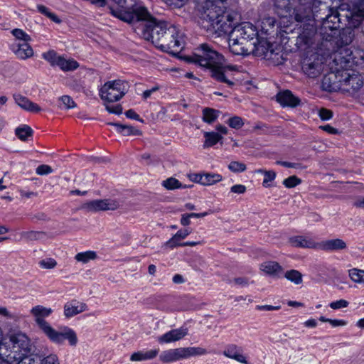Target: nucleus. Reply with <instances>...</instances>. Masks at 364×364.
I'll use <instances>...</instances> for the list:
<instances>
[{"label": "nucleus", "instance_id": "1", "mask_svg": "<svg viewBox=\"0 0 364 364\" xmlns=\"http://www.w3.org/2000/svg\"><path fill=\"white\" fill-rule=\"evenodd\" d=\"M306 47L302 58V69L310 77H316L327 68L329 72L322 80L324 90H341L350 95L356 94L363 86L361 75L353 69L364 60L362 51L356 47Z\"/></svg>", "mask_w": 364, "mask_h": 364}, {"label": "nucleus", "instance_id": "2", "mask_svg": "<svg viewBox=\"0 0 364 364\" xmlns=\"http://www.w3.org/2000/svg\"><path fill=\"white\" fill-rule=\"evenodd\" d=\"M364 23V3L351 1L331 8L322 21V38L335 46H348L352 43L357 28Z\"/></svg>", "mask_w": 364, "mask_h": 364}, {"label": "nucleus", "instance_id": "3", "mask_svg": "<svg viewBox=\"0 0 364 364\" xmlns=\"http://www.w3.org/2000/svg\"><path fill=\"white\" fill-rule=\"evenodd\" d=\"M163 52L168 53L178 58L199 64L200 66L208 68L211 71V76L215 80L232 85L233 82L228 80L224 72L226 70H236L237 67L233 65L223 66L224 57L210 47H201L200 53H194L191 56H182L181 52H173L171 47H159Z\"/></svg>", "mask_w": 364, "mask_h": 364}, {"label": "nucleus", "instance_id": "4", "mask_svg": "<svg viewBox=\"0 0 364 364\" xmlns=\"http://www.w3.org/2000/svg\"><path fill=\"white\" fill-rule=\"evenodd\" d=\"M225 0H196L197 9L200 18L206 22L203 26L207 29H213L220 35L228 33L235 25V18L232 14L225 12Z\"/></svg>", "mask_w": 364, "mask_h": 364}, {"label": "nucleus", "instance_id": "5", "mask_svg": "<svg viewBox=\"0 0 364 364\" xmlns=\"http://www.w3.org/2000/svg\"><path fill=\"white\" fill-rule=\"evenodd\" d=\"M53 311L51 308L41 305H37L31 309V314L34 317L38 328L50 341L61 344L65 340H68L71 346H75L77 343V337L73 329L67 326H61L58 329H55L46 320Z\"/></svg>", "mask_w": 364, "mask_h": 364}, {"label": "nucleus", "instance_id": "6", "mask_svg": "<svg viewBox=\"0 0 364 364\" xmlns=\"http://www.w3.org/2000/svg\"><path fill=\"white\" fill-rule=\"evenodd\" d=\"M321 4L320 0H274L278 16L284 18H291L293 14L298 22L309 21L314 17Z\"/></svg>", "mask_w": 364, "mask_h": 364}, {"label": "nucleus", "instance_id": "7", "mask_svg": "<svg viewBox=\"0 0 364 364\" xmlns=\"http://www.w3.org/2000/svg\"><path fill=\"white\" fill-rule=\"evenodd\" d=\"M10 342L12 350L6 355L3 350L6 348L4 344L0 345V355H5L6 358H0V364H36V355H27L30 350L29 340L24 334L13 336Z\"/></svg>", "mask_w": 364, "mask_h": 364}, {"label": "nucleus", "instance_id": "8", "mask_svg": "<svg viewBox=\"0 0 364 364\" xmlns=\"http://www.w3.org/2000/svg\"><path fill=\"white\" fill-rule=\"evenodd\" d=\"M131 23H138L135 29L136 33L145 41L155 44L166 33L167 26L164 21H159L153 17L148 11V15H138Z\"/></svg>", "mask_w": 364, "mask_h": 364}, {"label": "nucleus", "instance_id": "9", "mask_svg": "<svg viewBox=\"0 0 364 364\" xmlns=\"http://www.w3.org/2000/svg\"><path fill=\"white\" fill-rule=\"evenodd\" d=\"M116 6L110 8L112 15L131 23L138 15H148V9L139 0H112Z\"/></svg>", "mask_w": 364, "mask_h": 364}, {"label": "nucleus", "instance_id": "10", "mask_svg": "<svg viewBox=\"0 0 364 364\" xmlns=\"http://www.w3.org/2000/svg\"><path fill=\"white\" fill-rule=\"evenodd\" d=\"M207 353L206 349L199 346L170 348L160 353L159 360L164 363H171L191 357L204 355Z\"/></svg>", "mask_w": 364, "mask_h": 364}, {"label": "nucleus", "instance_id": "11", "mask_svg": "<svg viewBox=\"0 0 364 364\" xmlns=\"http://www.w3.org/2000/svg\"><path fill=\"white\" fill-rule=\"evenodd\" d=\"M129 85L122 80H111L105 82L100 89V98L105 103L120 100L128 92Z\"/></svg>", "mask_w": 364, "mask_h": 364}, {"label": "nucleus", "instance_id": "12", "mask_svg": "<svg viewBox=\"0 0 364 364\" xmlns=\"http://www.w3.org/2000/svg\"><path fill=\"white\" fill-rule=\"evenodd\" d=\"M230 33L229 46H242L257 36L256 27L250 22H243L240 26H232Z\"/></svg>", "mask_w": 364, "mask_h": 364}, {"label": "nucleus", "instance_id": "13", "mask_svg": "<svg viewBox=\"0 0 364 364\" xmlns=\"http://www.w3.org/2000/svg\"><path fill=\"white\" fill-rule=\"evenodd\" d=\"M253 56L259 57L279 65L284 60L282 47H255Z\"/></svg>", "mask_w": 364, "mask_h": 364}, {"label": "nucleus", "instance_id": "14", "mask_svg": "<svg viewBox=\"0 0 364 364\" xmlns=\"http://www.w3.org/2000/svg\"><path fill=\"white\" fill-rule=\"evenodd\" d=\"M120 203L115 199L93 200L85 203L83 208L88 211L97 212L105 210H114L119 208Z\"/></svg>", "mask_w": 364, "mask_h": 364}, {"label": "nucleus", "instance_id": "15", "mask_svg": "<svg viewBox=\"0 0 364 364\" xmlns=\"http://www.w3.org/2000/svg\"><path fill=\"white\" fill-rule=\"evenodd\" d=\"M188 331L186 327L171 329L157 338L161 344H167L182 340L188 335Z\"/></svg>", "mask_w": 364, "mask_h": 364}, {"label": "nucleus", "instance_id": "16", "mask_svg": "<svg viewBox=\"0 0 364 364\" xmlns=\"http://www.w3.org/2000/svg\"><path fill=\"white\" fill-rule=\"evenodd\" d=\"M223 353L225 357L235 360L240 363L248 364L246 356L242 353V350L235 344L227 346Z\"/></svg>", "mask_w": 364, "mask_h": 364}, {"label": "nucleus", "instance_id": "17", "mask_svg": "<svg viewBox=\"0 0 364 364\" xmlns=\"http://www.w3.org/2000/svg\"><path fill=\"white\" fill-rule=\"evenodd\" d=\"M86 309L87 306L85 303L72 300L64 305V315L67 318H70L85 311Z\"/></svg>", "mask_w": 364, "mask_h": 364}, {"label": "nucleus", "instance_id": "18", "mask_svg": "<svg viewBox=\"0 0 364 364\" xmlns=\"http://www.w3.org/2000/svg\"><path fill=\"white\" fill-rule=\"evenodd\" d=\"M277 100L283 107H294L300 102L299 99L294 96L289 90H285L278 93L277 95Z\"/></svg>", "mask_w": 364, "mask_h": 364}, {"label": "nucleus", "instance_id": "19", "mask_svg": "<svg viewBox=\"0 0 364 364\" xmlns=\"http://www.w3.org/2000/svg\"><path fill=\"white\" fill-rule=\"evenodd\" d=\"M290 245L294 247L316 248L318 244L311 237L304 236H295L289 238Z\"/></svg>", "mask_w": 364, "mask_h": 364}, {"label": "nucleus", "instance_id": "20", "mask_svg": "<svg viewBox=\"0 0 364 364\" xmlns=\"http://www.w3.org/2000/svg\"><path fill=\"white\" fill-rule=\"evenodd\" d=\"M14 98L16 103L24 110L31 112H38L41 110V107L37 104L31 102L27 97L21 95H14Z\"/></svg>", "mask_w": 364, "mask_h": 364}, {"label": "nucleus", "instance_id": "21", "mask_svg": "<svg viewBox=\"0 0 364 364\" xmlns=\"http://www.w3.org/2000/svg\"><path fill=\"white\" fill-rule=\"evenodd\" d=\"M259 269L264 274L272 277L277 276L283 270L282 266L274 261H267L262 263Z\"/></svg>", "mask_w": 364, "mask_h": 364}, {"label": "nucleus", "instance_id": "22", "mask_svg": "<svg viewBox=\"0 0 364 364\" xmlns=\"http://www.w3.org/2000/svg\"><path fill=\"white\" fill-rule=\"evenodd\" d=\"M347 247L344 240L336 238L323 241L321 244V248L326 251H339L346 249Z\"/></svg>", "mask_w": 364, "mask_h": 364}, {"label": "nucleus", "instance_id": "23", "mask_svg": "<svg viewBox=\"0 0 364 364\" xmlns=\"http://www.w3.org/2000/svg\"><path fill=\"white\" fill-rule=\"evenodd\" d=\"M159 352V350L157 348L147 351L135 352L131 355L130 360L135 362L151 360L157 356Z\"/></svg>", "mask_w": 364, "mask_h": 364}, {"label": "nucleus", "instance_id": "24", "mask_svg": "<svg viewBox=\"0 0 364 364\" xmlns=\"http://www.w3.org/2000/svg\"><path fill=\"white\" fill-rule=\"evenodd\" d=\"M20 236L21 240L26 242L42 240L46 238V235L44 232L33 230L22 232Z\"/></svg>", "mask_w": 364, "mask_h": 364}, {"label": "nucleus", "instance_id": "25", "mask_svg": "<svg viewBox=\"0 0 364 364\" xmlns=\"http://www.w3.org/2000/svg\"><path fill=\"white\" fill-rule=\"evenodd\" d=\"M11 52L21 60H26L33 55L32 47H11Z\"/></svg>", "mask_w": 364, "mask_h": 364}, {"label": "nucleus", "instance_id": "26", "mask_svg": "<svg viewBox=\"0 0 364 364\" xmlns=\"http://www.w3.org/2000/svg\"><path fill=\"white\" fill-rule=\"evenodd\" d=\"M168 31L171 36L173 39L171 42L174 43V46H178L187 43V38L181 31L177 30L175 27H172L168 28Z\"/></svg>", "mask_w": 364, "mask_h": 364}, {"label": "nucleus", "instance_id": "27", "mask_svg": "<svg viewBox=\"0 0 364 364\" xmlns=\"http://www.w3.org/2000/svg\"><path fill=\"white\" fill-rule=\"evenodd\" d=\"M58 63L57 67L65 72L73 71L79 67V64L77 61L72 58H65L63 56H62L61 59Z\"/></svg>", "mask_w": 364, "mask_h": 364}, {"label": "nucleus", "instance_id": "28", "mask_svg": "<svg viewBox=\"0 0 364 364\" xmlns=\"http://www.w3.org/2000/svg\"><path fill=\"white\" fill-rule=\"evenodd\" d=\"M204 138L203 147L208 148L219 142L223 139V136L218 132H206L204 133Z\"/></svg>", "mask_w": 364, "mask_h": 364}, {"label": "nucleus", "instance_id": "29", "mask_svg": "<svg viewBox=\"0 0 364 364\" xmlns=\"http://www.w3.org/2000/svg\"><path fill=\"white\" fill-rule=\"evenodd\" d=\"M111 124L114 127L115 130L117 132L122 134L124 136L139 135L141 134L139 130L134 128L132 126L124 125L117 123H112Z\"/></svg>", "mask_w": 364, "mask_h": 364}, {"label": "nucleus", "instance_id": "30", "mask_svg": "<svg viewBox=\"0 0 364 364\" xmlns=\"http://www.w3.org/2000/svg\"><path fill=\"white\" fill-rule=\"evenodd\" d=\"M220 112L213 108L205 107L202 110V119L208 124L214 122L219 116Z\"/></svg>", "mask_w": 364, "mask_h": 364}, {"label": "nucleus", "instance_id": "31", "mask_svg": "<svg viewBox=\"0 0 364 364\" xmlns=\"http://www.w3.org/2000/svg\"><path fill=\"white\" fill-rule=\"evenodd\" d=\"M223 180V176L215 173H203V186H212Z\"/></svg>", "mask_w": 364, "mask_h": 364}, {"label": "nucleus", "instance_id": "32", "mask_svg": "<svg viewBox=\"0 0 364 364\" xmlns=\"http://www.w3.org/2000/svg\"><path fill=\"white\" fill-rule=\"evenodd\" d=\"M42 57L44 60H46L49 64L53 67H57L58 64V61L62 58V55H58L55 50H49L46 53H43L42 54Z\"/></svg>", "mask_w": 364, "mask_h": 364}, {"label": "nucleus", "instance_id": "33", "mask_svg": "<svg viewBox=\"0 0 364 364\" xmlns=\"http://www.w3.org/2000/svg\"><path fill=\"white\" fill-rule=\"evenodd\" d=\"M97 258V253L95 251H85L82 252L77 253L75 256V259L80 262L82 263H87L91 260H94Z\"/></svg>", "mask_w": 364, "mask_h": 364}, {"label": "nucleus", "instance_id": "34", "mask_svg": "<svg viewBox=\"0 0 364 364\" xmlns=\"http://www.w3.org/2000/svg\"><path fill=\"white\" fill-rule=\"evenodd\" d=\"M15 133L20 140L26 141L28 137L31 136L33 131L30 127L23 125L17 127L15 130Z\"/></svg>", "mask_w": 364, "mask_h": 364}, {"label": "nucleus", "instance_id": "35", "mask_svg": "<svg viewBox=\"0 0 364 364\" xmlns=\"http://www.w3.org/2000/svg\"><path fill=\"white\" fill-rule=\"evenodd\" d=\"M162 186L167 190H174L177 188H185L187 186H183L182 183L175 178H168L162 182Z\"/></svg>", "mask_w": 364, "mask_h": 364}, {"label": "nucleus", "instance_id": "36", "mask_svg": "<svg viewBox=\"0 0 364 364\" xmlns=\"http://www.w3.org/2000/svg\"><path fill=\"white\" fill-rule=\"evenodd\" d=\"M284 277L295 284H300L303 281L301 273L295 269L287 271L285 272Z\"/></svg>", "mask_w": 364, "mask_h": 364}, {"label": "nucleus", "instance_id": "37", "mask_svg": "<svg viewBox=\"0 0 364 364\" xmlns=\"http://www.w3.org/2000/svg\"><path fill=\"white\" fill-rule=\"evenodd\" d=\"M251 49L245 48L244 47H230V52L235 55H240L242 57H247L250 55H253V52L255 47H250Z\"/></svg>", "mask_w": 364, "mask_h": 364}, {"label": "nucleus", "instance_id": "38", "mask_svg": "<svg viewBox=\"0 0 364 364\" xmlns=\"http://www.w3.org/2000/svg\"><path fill=\"white\" fill-rule=\"evenodd\" d=\"M348 275L354 282L364 284V270L352 269L348 271Z\"/></svg>", "mask_w": 364, "mask_h": 364}, {"label": "nucleus", "instance_id": "39", "mask_svg": "<svg viewBox=\"0 0 364 364\" xmlns=\"http://www.w3.org/2000/svg\"><path fill=\"white\" fill-rule=\"evenodd\" d=\"M60 104L59 105L61 109L74 108L76 105L73 99L68 95H64L59 98Z\"/></svg>", "mask_w": 364, "mask_h": 364}, {"label": "nucleus", "instance_id": "40", "mask_svg": "<svg viewBox=\"0 0 364 364\" xmlns=\"http://www.w3.org/2000/svg\"><path fill=\"white\" fill-rule=\"evenodd\" d=\"M36 358L38 360L36 364H58V358L55 355H50L45 358L36 355Z\"/></svg>", "mask_w": 364, "mask_h": 364}, {"label": "nucleus", "instance_id": "41", "mask_svg": "<svg viewBox=\"0 0 364 364\" xmlns=\"http://www.w3.org/2000/svg\"><path fill=\"white\" fill-rule=\"evenodd\" d=\"M228 168L233 173H242L246 170L247 167L246 165L242 162L233 161L229 164Z\"/></svg>", "mask_w": 364, "mask_h": 364}, {"label": "nucleus", "instance_id": "42", "mask_svg": "<svg viewBox=\"0 0 364 364\" xmlns=\"http://www.w3.org/2000/svg\"><path fill=\"white\" fill-rule=\"evenodd\" d=\"M38 11L48 17L50 19H51L55 23H60V18L53 13L50 12V10L43 5H38L37 6Z\"/></svg>", "mask_w": 364, "mask_h": 364}, {"label": "nucleus", "instance_id": "43", "mask_svg": "<svg viewBox=\"0 0 364 364\" xmlns=\"http://www.w3.org/2000/svg\"><path fill=\"white\" fill-rule=\"evenodd\" d=\"M11 33L18 40L23 41L26 43L31 41V37L22 29L15 28L12 30Z\"/></svg>", "mask_w": 364, "mask_h": 364}, {"label": "nucleus", "instance_id": "44", "mask_svg": "<svg viewBox=\"0 0 364 364\" xmlns=\"http://www.w3.org/2000/svg\"><path fill=\"white\" fill-rule=\"evenodd\" d=\"M38 264L43 269H51L56 267L57 262L53 258H46L40 260Z\"/></svg>", "mask_w": 364, "mask_h": 364}, {"label": "nucleus", "instance_id": "45", "mask_svg": "<svg viewBox=\"0 0 364 364\" xmlns=\"http://www.w3.org/2000/svg\"><path fill=\"white\" fill-rule=\"evenodd\" d=\"M228 124L232 128L240 129L243 126L244 122L241 117L234 116L228 119Z\"/></svg>", "mask_w": 364, "mask_h": 364}, {"label": "nucleus", "instance_id": "46", "mask_svg": "<svg viewBox=\"0 0 364 364\" xmlns=\"http://www.w3.org/2000/svg\"><path fill=\"white\" fill-rule=\"evenodd\" d=\"M301 182V179L295 176H291L284 180L283 184L289 188H294Z\"/></svg>", "mask_w": 364, "mask_h": 364}, {"label": "nucleus", "instance_id": "47", "mask_svg": "<svg viewBox=\"0 0 364 364\" xmlns=\"http://www.w3.org/2000/svg\"><path fill=\"white\" fill-rule=\"evenodd\" d=\"M264 178L262 182L263 186H270V182L273 181L276 178V173L273 171H267V172H264Z\"/></svg>", "mask_w": 364, "mask_h": 364}, {"label": "nucleus", "instance_id": "48", "mask_svg": "<svg viewBox=\"0 0 364 364\" xmlns=\"http://www.w3.org/2000/svg\"><path fill=\"white\" fill-rule=\"evenodd\" d=\"M180 240L176 237V234L167 242L164 244V246L171 249H173L176 247L181 246L182 243L179 242Z\"/></svg>", "mask_w": 364, "mask_h": 364}, {"label": "nucleus", "instance_id": "49", "mask_svg": "<svg viewBox=\"0 0 364 364\" xmlns=\"http://www.w3.org/2000/svg\"><path fill=\"white\" fill-rule=\"evenodd\" d=\"M330 307L333 309H339L346 308L348 306V302L344 299H340L336 301H333L329 304Z\"/></svg>", "mask_w": 364, "mask_h": 364}, {"label": "nucleus", "instance_id": "50", "mask_svg": "<svg viewBox=\"0 0 364 364\" xmlns=\"http://www.w3.org/2000/svg\"><path fill=\"white\" fill-rule=\"evenodd\" d=\"M105 107H106V109L110 112V113H112V114H122V107L121 105H107V103H105L104 102Z\"/></svg>", "mask_w": 364, "mask_h": 364}, {"label": "nucleus", "instance_id": "51", "mask_svg": "<svg viewBox=\"0 0 364 364\" xmlns=\"http://www.w3.org/2000/svg\"><path fill=\"white\" fill-rule=\"evenodd\" d=\"M190 181L203 185V173H192L188 175Z\"/></svg>", "mask_w": 364, "mask_h": 364}, {"label": "nucleus", "instance_id": "52", "mask_svg": "<svg viewBox=\"0 0 364 364\" xmlns=\"http://www.w3.org/2000/svg\"><path fill=\"white\" fill-rule=\"evenodd\" d=\"M249 279L246 277H237L234 278L232 281V284L240 287H247L249 284Z\"/></svg>", "mask_w": 364, "mask_h": 364}, {"label": "nucleus", "instance_id": "53", "mask_svg": "<svg viewBox=\"0 0 364 364\" xmlns=\"http://www.w3.org/2000/svg\"><path fill=\"white\" fill-rule=\"evenodd\" d=\"M318 114L322 120H328L333 117V112L331 110L324 108L319 110Z\"/></svg>", "mask_w": 364, "mask_h": 364}, {"label": "nucleus", "instance_id": "54", "mask_svg": "<svg viewBox=\"0 0 364 364\" xmlns=\"http://www.w3.org/2000/svg\"><path fill=\"white\" fill-rule=\"evenodd\" d=\"M165 1L170 6L181 8L188 1V0H165Z\"/></svg>", "mask_w": 364, "mask_h": 364}, {"label": "nucleus", "instance_id": "55", "mask_svg": "<svg viewBox=\"0 0 364 364\" xmlns=\"http://www.w3.org/2000/svg\"><path fill=\"white\" fill-rule=\"evenodd\" d=\"M53 170L48 165H41L36 168V173L38 175H46L52 173Z\"/></svg>", "mask_w": 364, "mask_h": 364}, {"label": "nucleus", "instance_id": "56", "mask_svg": "<svg viewBox=\"0 0 364 364\" xmlns=\"http://www.w3.org/2000/svg\"><path fill=\"white\" fill-rule=\"evenodd\" d=\"M246 186L242 184H236L230 188V191L236 194H243L246 191Z\"/></svg>", "mask_w": 364, "mask_h": 364}, {"label": "nucleus", "instance_id": "57", "mask_svg": "<svg viewBox=\"0 0 364 364\" xmlns=\"http://www.w3.org/2000/svg\"><path fill=\"white\" fill-rule=\"evenodd\" d=\"M256 309L259 311H275L280 309V306L272 305H258L256 306Z\"/></svg>", "mask_w": 364, "mask_h": 364}, {"label": "nucleus", "instance_id": "58", "mask_svg": "<svg viewBox=\"0 0 364 364\" xmlns=\"http://www.w3.org/2000/svg\"><path fill=\"white\" fill-rule=\"evenodd\" d=\"M328 323L333 327L345 326L347 325V321L343 319H331L328 321Z\"/></svg>", "mask_w": 364, "mask_h": 364}, {"label": "nucleus", "instance_id": "59", "mask_svg": "<svg viewBox=\"0 0 364 364\" xmlns=\"http://www.w3.org/2000/svg\"><path fill=\"white\" fill-rule=\"evenodd\" d=\"M125 115L127 116V117L129 118V119H136V120H138V121H140L141 119L139 117V115L138 114H136L134 110L132 109H129L127 110L126 112H125Z\"/></svg>", "mask_w": 364, "mask_h": 364}, {"label": "nucleus", "instance_id": "60", "mask_svg": "<svg viewBox=\"0 0 364 364\" xmlns=\"http://www.w3.org/2000/svg\"><path fill=\"white\" fill-rule=\"evenodd\" d=\"M191 233V231H189L188 229L184 230H180L176 233V237H178L179 240L185 239L189 234Z\"/></svg>", "mask_w": 364, "mask_h": 364}, {"label": "nucleus", "instance_id": "61", "mask_svg": "<svg viewBox=\"0 0 364 364\" xmlns=\"http://www.w3.org/2000/svg\"><path fill=\"white\" fill-rule=\"evenodd\" d=\"M320 128L329 133V134H336L338 133V130L336 129H335L334 127L327 124V125H324V126H321Z\"/></svg>", "mask_w": 364, "mask_h": 364}, {"label": "nucleus", "instance_id": "62", "mask_svg": "<svg viewBox=\"0 0 364 364\" xmlns=\"http://www.w3.org/2000/svg\"><path fill=\"white\" fill-rule=\"evenodd\" d=\"M190 218H191V217L190 216L189 213H188V214H183L181 215V225H183V226H186V225H190V223H191Z\"/></svg>", "mask_w": 364, "mask_h": 364}, {"label": "nucleus", "instance_id": "63", "mask_svg": "<svg viewBox=\"0 0 364 364\" xmlns=\"http://www.w3.org/2000/svg\"><path fill=\"white\" fill-rule=\"evenodd\" d=\"M159 90V87H154L153 88L150 89V90H145L143 94H142V96H143V98L144 100H146L148 99L149 97H150V96L151 95V94L156 91H157Z\"/></svg>", "mask_w": 364, "mask_h": 364}, {"label": "nucleus", "instance_id": "64", "mask_svg": "<svg viewBox=\"0 0 364 364\" xmlns=\"http://www.w3.org/2000/svg\"><path fill=\"white\" fill-rule=\"evenodd\" d=\"M354 205L357 208H364V196L358 198L354 202Z\"/></svg>", "mask_w": 364, "mask_h": 364}]
</instances>
